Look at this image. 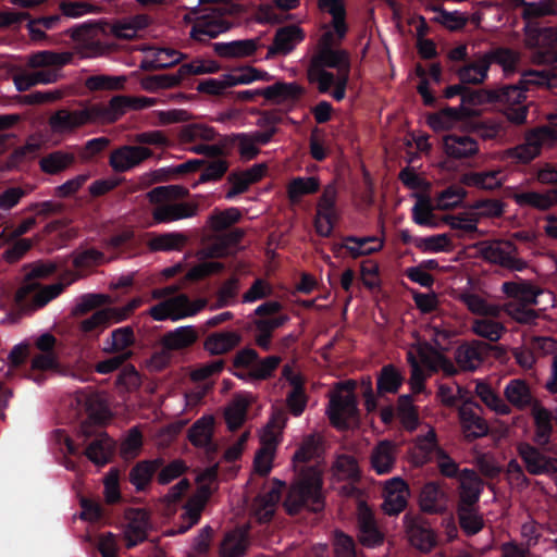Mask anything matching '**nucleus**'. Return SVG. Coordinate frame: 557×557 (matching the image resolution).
I'll use <instances>...</instances> for the list:
<instances>
[{"instance_id": "1", "label": "nucleus", "mask_w": 557, "mask_h": 557, "mask_svg": "<svg viewBox=\"0 0 557 557\" xmlns=\"http://www.w3.org/2000/svg\"><path fill=\"white\" fill-rule=\"evenodd\" d=\"M327 69L336 70V75L350 74L349 53L341 48H315L307 76L310 83L318 85L320 92H327L334 82L335 75Z\"/></svg>"}, {"instance_id": "2", "label": "nucleus", "mask_w": 557, "mask_h": 557, "mask_svg": "<svg viewBox=\"0 0 557 557\" xmlns=\"http://www.w3.org/2000/svg\"><path fill=\"white\" fill-rule=\"evenodd\" d=\"M321 472L317 468L301 470L290 486L284 506L288 513L294 515L302 509L319 511L323 508Z\"/></svg>"}, {"instance_id": "3", "label": "nucleus", "mask_w": 557, "mask_h": 557, "mask_svg": "<svg viewBox=\"0 0 557 557\" xmlns=\"http://www.w3.org/2000/svg\"><path fill=\"white\" fill-rule=\"evenodd\" d=\"M407 359L411 366L410 385L413 393H420L424 388V369L431 371L442 369L449 374L455 372L454 366L445 359L442 352L426 343L411 345L407 352Z\"/></svg>"}, {"instance_id": "4", "label": "nucleus", "mask_w": 557, "mask_h": 557, "mask_svg": "<svg viewBox=\"0 0 557 557\" xmlns=\"http://www.w3.org/2000/svg\"><path fill=\"white\" fill-rule=\"evenodd\" d=\"M354 387V382L342 383L330 396L326 412L331 423L339 430L358 424L359 416Z\"/></svg>"}, {"instance_id": "5", "label": "nucleus", "mask_w": 557, "mask_h": 557, "mask_svg": "<svg viewBox=\"0 0 557 557\" xmlns=\"http://www.w3.org/2000/svg\"><path fill=\"white\" fill-rule=\"evenodd\" d=\"M73 41L74 50L83 59H91L103 55L108 47L100 41L103 33L102 26L96 23H84L66 32Z\"/></svg>"}, {"instance_id": "6", "label": "nucleus", "mask_w": 557, "mask_h": 557, "mask_svg": "<svg viewBox=\"0 0 557 557\" xmlns=\"http://www.w3.org/2000/svg\"><path fill=\"white\" fill-rule=\"evenodd\" d=\"M557 140V131L552 127H540L530 132L524 143L507 151V154L518 162L528 163L537 157L543 148L554 145Z\"/></svg>"}, {"instance_id": "7", "label": "nucleus", "mask_w": 557, "mask_h": 557, "mask_svg": "<svg viewBox=\"0 0 557 557\" xmlns=\"http://www.w3.org/2000/svg\"><path fill=\"white\" fill-rule=\"evenodd\" d=\"M94 124L90 106L77 110H59L50 119L49 125L54 134H71L79 127Z\"/></svg>"}, {"instance_id": "8", "label": "nucleus", "mask_w": 557, "mask_h": 557, "mask_svg": "<svg viewBox=\"0 0 557 557\" xmlns=\"http://www.w3.org/2000/svg\"><path fill=\"white\" fill-rule=\"evenodd\" d=\"M337 189L334 185H327L317 206V216L314 221L315 231L321 236H330L337 220V210L335 202Z\"/></svg>"}, {"instance_id": "9", "label": "nucleus", "mask_w": 557, "mask_h": 557, "mask_svg": "<svg viewBox=\"0 0 557 557\" xmlns=\"http://www.w3.org/2000/svg\"><path fill=\"white\" fill-rule=\"evenodd\" d=\"M476 113V110L466 109L463 106L459 108H446L437 113L431 114L428 117V124L435 132L463 128L468 119Z\"/></svg>"}, {"instance_id": "10", "label": "nucleus", "mask_w": 557, "mask_h": 557, "mask_svg": "<svg viewBox=\"0 0 557 557\" xmlns=\"http://www.w3.org/2000/svg\"><path fill=\"white\" fill-rule=\"evenodd\" d=\"M409 487L399 476L392 478L384 485V502L382 508L385 513L393 516L401 512L408 502Z\"/></svg>"}, {"instance_id": "11", "label": "nucleus", "mask_w": 557, "mask_h": 557, "mask_svg": "<svg viewBox=\"0 0 557 557\" xmlns=\"http://www.w3.org/2000/svg\"><path fill=\"white\" fill-rule=\"evenodd\" d=\"M156 205L157 207L152 212V216L157 223H169L193 218L197 215L199 211V206L195 201H166Z\"/></svg>"}, {"instance_id": "12", "label": "nucleus", "mask_w": 557, "mask_h": 557, "mask_svg": "<svg viewBox=\"0 0 557 557\" xmlns=\"http://www.w3.org/2000/svg\"><path fill=\"white\" fill-rule=\"evenodd\" d=\"M198 490L195 495L185 505V512L183 515V525L180 527L178 533H184L199 521L201 511L216 484L201 482L198 483Z\"/></svg>"}, {"instance_id": "13", "label": "nucleus", "mask_w": 557, "mask_h": 557, "mask_svg": "<svg viewBox=\"0 0 557 557\" xmlns=\"http://www.w3.org/2000/svg\"><path fill=\"white\" fill-rule=\"evenodd\" d=\"M479 411L480 406L473 401H465L459 408L460 424L468 438L481 437L488 432V425Z\"/></svg>"}, {"instance_id": "14", "label": "nucleus", "mask_w": 557, "mask_h": 557, "mask_svg": "<svg viewBox=\"0 0 557 557\" xmlns=\"http://www.w3.org/2000/svg\"><path fill=\"white\" fill-rule=\"evenodd\" d=\"M89 106L94 124L114 123L129 110L127 96H114L107 104L94 103Z\"/></svg>"}, {"instance_id": "15", "label": "nucleus", "mask_w": 557, "mask_h": 557, "mask_svg": "<svg viewBox=\"0 0 557 557\" xmlns=\"http://www.w3.org/2000/svg\"><path fill=\"white\" fill-rule=\"evenodd\" d=\"M148 314L154 321L171 320L173 322L187 318L186 315V295L176 294L162 299L148 310Z\"/></svg>"}, {"instance_id": "16", "label": "nucleus", "mask_w": 557, "mask_h": 557, "mask_svg": "<svg viewBox=\"0 0 557 557\" xmlns=\"http://www.w3.org/2000/svg\"><path fill=\"white\" fill-rule=\"evenodd\" d=\"M267 172V165L264 163L253 164L249 169L232 173L228 176L230 188L225 194L227 200L234 199L236 196L248 190L249 186L259 182Z\"/></svg>"}, {"instance_id": "17", "label": "nucleus", "mask_w": 557, "mask_h": 557, "mask_svg": "<svg viewBox=\"0 0 557 557\" xmlns=\"http://www.w3.org/2000/svg\"><path fill=\"white\" fill-rule=\"evenodd\" d=\"M518 451L531 474L557 473V459H549L530 444H519Z\"/></svg>"}, {"instance_id": "18", "label": "nucleus", "mask_w": 557, "mask_h": 557, "mask_svg": "<svg viewBox=\"0 0 557 557\" xmlns=\"http://www.w3.org/2000/svg\"><path fill=\"white\" fill-rule=\"evenodd\" d=\"M151 156V150L143 146H124L114 150L110 164L116 172H125Z\"/></svg>"}, {"instance_id": "19", "label": "nucleus", "mask_w": 557, "mask_h": 557, "mask_svg": "<svg viewBox=\"0 0 557 557\" xmlns=\"http://www.w3.org/2000/svg\"><path fill=\"white\" fill-rule=\"evenodd\" d=\"M127 524L123 531L126 545L135 546L147 537L150 528L148 512L144 509H131L126 513Z\"/></svg>"}, {"instance_id": "20", "label": "nucleus", "mask_w": 557, "mask_h": 557, "mask_svg": "<svg viewBox=\"0 0 557 557\" xmlns=\"http://www.w3.org/2000/svg\"><path fill=\"white\" fill-rule=\"evenodd\" d=\"M75 278L69 280L65 284L58 282L46 286H37L32 283L25 284L18 292L17 298L22 300L28 294L34 308H41L58 297L65 285L71 284Z\"/></svg>"}, {"instance_id": "21", "label": "nucleus", "mask_w": 557, "mask_h": 557, "mask_svg": "<svg viewBox=\"0 0 557 557\" xmlns=\"http://www.w3.org/2000/svg\"><path fill=\"white\" fill-rule=\"evenodd\" d=\"M243 236L239 230L233 231L226 235L215 237L212 242L205 245L198 252V259L223 258L234 253L235 245Z\"/></svg>"}, {"instance_id": "22", "label": "nucleus", "mask_w": 557, "mask_h": 557, "mask_svg": "<svg viewBox=\"0 0 557 557\" xmlns=\"http://www.w3.org/2000/svg\"><path fill=\"white\" fill-rule=\"evenodd\" d=\"M358 536L362 545L374 547L382 543L383 536L376 528L373 513L370 507L363 502H359L358 505Z\"/></svg>"}, {"instance_id": "23", "label": "nucleus", "mask_w": 557, "mask_h": 557, "mask_svg": "<svg viewBox=\"0 0 557 557\" xmlns=\"http://www.w3.org/2000/svg\"><path fill=\"white\" fill-rule=\"evenodd\" d=\"M305 38L304 30L297 25H289L280 28L274 37L272 46L269 47L268 58L273 54H287Z\"/></svg>"}, {"instance_id": "24", "label": "nucleus", "mask_w": 557, "mask_h": 557, "mask_svg": "<svg viewBox=\"0 0 557 557\" xmlns=\"http://www.w3.org/2000/svg\"><path fill=\"white\" fill-rule=\"evenodd\" d=\"M443 147L445 153L453 159L469 158L479 151L476 140L468 135H446L443 138Z\"/></svg>"}, {"instance_id": "25", "label": "nucleus", "mask_w": 557, "mask_h": 557, "mask_svg": "<svg viewBox=\"0 0 557 557\" xmlns=\"http://www.w3.org/2000/svg\"><path fill=\"white\" fill-rule=\"evenodd\" d=\"M531 414L535 425L534 442L540 446H545L550 441L553 419L557 421V417H554L552 411L544 407L540 401L533 405L531 408Z\"/></svg>"}, {"instance_id": "26", "label": "nucleus", "mask_w": 557, "mask_h": 557, "mask_svg": "<svg viewBox=\"0 0 557 557\" xmlns=\"http://www.w3.org/2000/svg\"><path fill=\"white\" fill-rule=\"evenodd\" d=\"M283 376L293 388L287 397L288 407L295 416H299L306 407V396L302 391L304 379L292 366L284 367Z\"/></svg>"}, {"instance_id": "27", "label": "nucleus", "mask_w": 557, "mask_h": 557, "mask_svg": "<svg viewBox=\"0 0 557 557\" xmlns=\"http://www.w3.org/2000/svg\"><path fill=\"white\" fill-rule=\"evenodd\" d=\"M341 246L351 258H359L380 251L384 246V239L379 236H347Z\"/></svg>"}, {"instance_id": "28", "label": "nucleus", "mask_w": 557, "mask_h": 557, "mask_svg": "<svg viewBox=\"0 0 557 557\" xmlns=\"http://www.w3.org/2000/svg\"><path fill=\"white\" fill-rule=\"evenodd\" d=\"M502 290L510 301L527 304H537V297L544 293L543 289L523 280L505 282Z\"/></svg>"}, {"instance_id": "29", "label": "nucleus", "mask_w": 557, "mask_h": 557, "mask_svg": "<svg viewBox=\"0 0 557 557\" xmlns=\"http://www.w3.org/2000/svg\"><path fill=\"white\" fill-rule=\"evenodd\" d=\"M199 338V332L194 325L178 326L162 337V345L168 350H182L193 346Z\"/></svg>"}, {"instance_id": "30", "label": "nucleus", "mask_w": 557, "mask_h": 557, "mask_svg": "<svg viewBox=\"0 0 557 557\" xmlns=\"http://www.w3.org/2000/svg\"><path fill=\"white\" fill-rule=\"evenodd\" d=\"M527 44L531 47H539L544 52L536 57V62L557 61V55L552 57L548 50L557 46V30L555 28H543L540 30H530L528 33Z\"/></svg>"}, {"instance_id": "31", "label": "nucleus", "mask_w": 557, "mask_h": 557, "mask_svg": "<svg viewBox=\"0 0 557 557\" xmlns=\"http://www.w3.org/2000/svg\"><path fill=\"white\" fill-rule=\"evenodd\" d=\"M485 345L479 341L459 346L455 352L458 366L468 371L476 370L483 362Z\"/></svg>"}, {"instance_id": "32", "label": "nucleus", "mask_w": 557, "mask_h": 557, "mask_svg": "<svg viewBox=\"0 0 557 557\" xmlns=\"http://www.w3.org/2000/svg\"><path fill=\"white\" fill-rule=\"evenodd\" d=\"M419 504L422 511L437 513L446 508L447 496L437 483L429 482L420 492Z\"/></svg>"}, {"instance_id": "33", "label": "nucleus", "mask_w": 557, "mask_h": 557, "mask_svg": "<svg viewBox=\"0 0 557 557\" xmlns=\"http://www.w3.org/2000/svg\"><path fill=\"white\" fill-rule=\"evenodd\" d=\"M512 199L520 207H531L537 210H547L557 203V189L546 191L513 193Z\"/></svg>"}, {"instance_id": "34", "label": "nucleus", "mask_w": 557, "mask_h": 557, "mask_svg": "<svg viewBox=\"0 0 557 557\" xmlns=\"http://www.w3.org/2000/svg\"><path fill=\"white\" fill-rule=\"evenodd\" d=\"M506 399L516 408L524 409L532 408L539 400L535 399L531 393L529 385L525 381L520 379L511 380L504 388Z\"/></svg>"}, {"instance_id": "35", "label": "nucleus", "mask_w": 557, "mask_h": 557, "mask_svg": "<svg viewBox=\"0 0 557 557\" xmlns=\"http://www.w3.org/2000/svg\"><path fill=\"white\" fill-rule=\"evenodd\" d=\"M460 482V504L459 506H474L482 492V481L478 474L465 469L459 475Z\"/></svg>"}, {"instance_id": "36", "label": "nucleus", "mask_w": 557, "mask_h": 557, "mask_svg": "<svg viewBox=\"0 0 557 557\" xmlns=\"http://www.w3.org/2000/svg\"><path fill=\"white\" fill-rule=\"evenodd\" d=\"M185 59V54L172 49L151 47L145 52V66L153 69H163L175 65Z\"/></svg>"}, {"instance_id": "37", "label": "nucleus", "mask_w": 557, "mask_h": 557, "mask_svg": "<svg viewBox=\"0 0 557 557\" xmlns=\"http://www.w3.org/2000/svg\"><path fill=\"white\" fill-rule=\"evenodd\" d=\"M282 483L276 482V485L269 488L263 495H260L252 505L255 517L261 521H268L275 512L276 504L281 497Z\"/></svg>"}, {"instance_id": "38", "label": "nucleus", "mask_w": 557, "mask_h": 557, "mask_svg": "<svg viewBox=\"0 0 557 557\" xmlns=\"http://www.w3.org/2000/svg\"><path fill=\"white\" fill-rule=\"evenodd\" d=\"M396 461V447L389 441L380 442L372 450L371 465L377 474L392 471Z\"/></svg>"}, {"instance_id": "39", "label": "nucleus", "mask_w": 557, "mask_h": 557, "mask_svg": "<svg viewBox=\"0 0 557 557\" xmlns=\"http://www.w3.org/2000/svg\"><path fill=\"white\" fill-rule=\"evenodd\" d=\"M135 343L134 330L131 326H122L111 332L103 342L102 350L107 354L132 352L128 350Z\"/></svg>"}, {"instance_id": "40", "label": "nucleus", "mask_w": 557, "mask_h": 557, "mask_svg": "<svg viewBox=\"0 0 557 557\" xmlns=\"http://www.w3.org/2000/svg\"><path fill=\"white\" fill-rule=\"evenodd\" d=\"M75 399L77 405L84 407L90 417L97 420L107 418L109 411L102 394L92 392L91 389H84L76 393Z\"/></svg>"}, {"instance_id": "41", "label": "nucleus", "mask_w": 557, "mask_h": 557, "mask_svg": "<svg viewBox=\"0 0 557 557\" xmlns=\"http://www.w3.org/2000/svg\"><path fill=\"white\" fill-rule=\"evenodd\" d=\"M251 400L250 394H238L225 407L224 418L230 430H236L244 423Z\"/></svg>"}, {"instance_id": "42", "label": "nucleus", "mask_w": 557, "mask_h": 557, "mask_svg": "<svg viewBox=\"0 0 557 557\" xmlns=\"http://www.w3.org/2000/svg\"><path fill=\"white\" fill-rule=\"evenodd\" d=\"M458 299L465 304L468 310L473 314L481 317H498L500 313V306L487 302L483 297L472 290H462Z\"/></svg>"}, {"instance_id": "43", "label": "nucleus", "mask_w": 557, "mask_h": 557, "mask_svg": "<svg viewBox=\"0 0 557 557\" xmlns=\"http://www.w3.org/2000/svg\"><path fill=\"white\" fill-rule=\"evenodd\" d=\"M149 24V17L145 14L129 16L114 23L111 27L112 34L121 39H133L139 32Z\"/></svg>"}, {"instance_id": "44", "label": "nucleus", "mask_w": 557, "mask_h": 557, "mask_svg": "<svg viewBox=\"0 0 557 557\" xmlns=\"http://www.w3.org/2000/svg\"><path fill=\"white\" fill-rule=\"evenodd\" d=\"M74 53L70 51L54 52L44 50L33 53L27 59V65L33 69L45 66H63L70 64L73 60Z\"/></svg>"}, {"instance_id": "45", "label": "nucleus", "mask_w": 557, "mask_h": 557, "mask_svg": "<svg viewBox=\"0 0 557 557\" xmlns=\"http://www.w3.org/2000/svg\"><path fill=\"white\" fill-rule=\"evenodd\" d=\"M239 341V334L234 331L219 332L209 335L203 346L210 355H222L236 347Z\"/></svg>"}, {"instance_id": "46", "label": "nucleus", "mask_w": 557, "mask_h": 557, "mask_svg": "<svg viewBox=\"0 0 557 557\" xmlns=\"http://www.w3.org/2000/svg\"><path fill=\"white\" fill-rule=\"evenodd\" d=\"M475 395L482 400V403L492 411L497 414L506 416L509 414L511 409L502 397L484 381H475Z\"/></svg>"}, {"instance_id": "47", "label": "nucleus", "mask_w": 557, "mask_h": 557, "mask_svg": "<svg viewBox=\"0 0 557 557\" xmlns=\"http://www.w3.org/2000/svg\"><path fill=\"white\" fill-rule=\"evenodd\" d=\"M213 416H203L197 420L189 429V441L197 447L210 448L212 446L211 438L213 435Z\"/></svg>"}, {"instance_id": "48", "label": "nucleus", "mask_w": 557, "mask_h": 557, "mask_svg": "<svg viewBox=\"0 0 557 557\" xmlns=\"http://www.w3.org/2000/svg\"><path fill=\"white\" fill-rule=\"evenodd\" d=\"M491 60L486 54L478 58L475 61L466 64L458 70V77L461 83L481 84L487 77Z\"/></svg>"}, {"instance_id": "49", "label": "nucleus", "mask_w": 557, "mask_h": 557, "mask_svg": "<svg viewBox=\"0 0 557 557\" xmlns=\"http://www.w3.org/2000/svg\"><path fill=\"white\" fill-rule=\"evenodd\" d=\"M230 24L222 20H198L194 24L189 35L190 38L197 41H207L211 38L218 37L220 34L226 32Z\"/></svg>"}, {"instance_id": "50", "label": "nucleus", "mask_w": 557, "mask_h": 557, "mask_svg": "<svg viewBox=\"0 0 557 557\" xmlns=\"http://www.w3.org/2000/svg\"><path fill=\"white\" fill-rule=\"evenodd\" d=\"M257 50V42L252 39L214 44V51L222 58H245Z\"/></svg>"}, {"instance_id": "51", "label": "nucleus", "mask_w": 557, "mask_h": 557, "mask_svg": "<svg viewBox=\"0 0 557 557\" xmlns=\"http://www.w3.org/2000/svg\"><path fill=\"white\" fill-rule=\"evenodd\" d=\"M248 546L247 532L245 530H234L226 534L221 544V557H243Z\"/></svg>"}, {"instance_id": "52", "label": "nucleus", "mask_w": 557, "mask_h": 557, "mask_svg": "<svg viewBox=\"0 0 557 557\" xmlns=\"http://www.w3.org/2000/svg\"><path fill=\"white\" fill-rule=\"evenodd\" d=\"M231 88L238 85H248L257 81L269 82L271 75L252 66H239L226 73Z\"/></svg>"}, {"instance_id": "53", "label": "nucleus", "mask_w": 557, "mask_h": 557, "mask_svg": "<svg viewBox=\"0 0 557 557\" xmlns=\"http://www.w3.org/2000/svg\"><path fill=\"white\" fill-rule=\"evenodd\" d=\"M114 450V442L107 435L100 434L86 449V456L95 465L103 466Z\"/></svg>"}, {"instance_id": "54", "label": "nucleus", "mask_w": 557, "mask_h": 557, "mask_svg": "<svg viewBox=\"0 0 557 557\" xmlns=\"http://www.w3.org/2000/svg\"><path fill=\"white\" fill-rule=\"evenodd\" d=\"M480 252L490 262L505 264L510 253L516 252L515 246L508 240L485 243L481 245Z\"/></svg>"}, {"instance_id": "55", "label": "nucleus", "mask_w": 557, "mask_h": 557, "mask_svg": "<svg viewBox=\"0 0 557 557\" xmlns=\"http://www.w3.org/2000/svg\"><path fill=\"white\" fill-rule=\"evenodd\" d=\"M187 243V236L180 232L164 233L152 236L148 246L152 251L181 250Z\"/></svg>"}, {"instance_id": "56", "label": "nucleus", "mask_w": 557, "mask_h": 557, "mask_svg": "<svg viewBox=\"0 0 557 557\" xmlns=\"http://www.w3.org/2000/svg\"><path fill=\"white\" fill-rule=\"evenodd\" d=\"M504 175L502 171H490L481 173H467L461 176L460 182L467 186H474L482 189H494L502 185Z\"/></svg>"}, {"instance_id": "57", "label": "nucleus", "mask_w": 557, "mask_h": 557, "mask_svg": "<svg viewBox=\"0 0 557 557\" xmlns=\"http://www.w3.org/2000/svg\"><path fill=\"white\" fill-rule=\"evenodd\" d=\"M127 77L125 75H94L85 81V87L90 91H114L125 88Z\"/></svg>"}, {"instance_id": "58", "label": "nucleus", "mask_w": 557, "mask_h": 557, "mask_svg": "<svg viewBox=\"0 0 557 557\" xmlns=\"http://www.w3.org/2000/svg\"><path fill=\"white\" fill-rule=\"evenodd\" d=\"M491 317H482L474 319L471 324L472 332L491 342H497L504 335L506 329L503 323L490 319Z\"/></svg>"}, {"instance_id": "59", "label": "nucleus", "mask_w": 557, "mask_h": 557, "mask_svg": "<svg viewBox=\"0 0 557 557\" xmlns=\"http://www.w3.org/2000/svg\"><path fill=\"white\" fill-rule=\"evenodd\" d=\"M286 423V416L283 411L273 412L270 421L260 432V441L262 446L276 447L283 428Z\"/></svg>"}, {"instance_id": "60", "label": "nucleus", "mask_w": 557, "mask_h": 557, "mask_svg": "<svg viewBox=\"0 0 557 557\" xmlns=\"http://www.w3.org/2000/svg\"><path fill=\"white\" fill-rule=\"evenodd\" d=\"M346 23H330L321 27V36L315 48H338L347 34Z\"/></svg>"}, {"instance_id": "61", "label": "nucleus", "mask_w": 557, "mask_h": 557, "mask_svg": "<svg viewBox=\"0 0 557 557\" xmlns=\"http://www.w3.org/2000/svg\"><path fill=\"white\" fill-rule=\"evenodd\" d=\"M262 96L275 102L295 99L302 94V88L296 83H276L262 89Z\"/></svg>"}, {"instance_id": "62", "label": "nucleus", "mask_w": 557, "mask_h": 557, "mask_svg": "<svg viewBox=\"0 0 557 557\" xmlns=\"http://www.w3.org/2000/svg\"><path fill=\"white\" fill-rule=\"evenodd\" d=\"M74 160L75 157L73 153L58 150L41 158L39 165L42 172L57 174L70 168Z\"/></svg>"}, {"instance_id": "63", "label": "nucleus", "mask_w": 557, "mask_h": 557, "mask_svg": "<svg viewBox=\"0 0 557 557\" xmlns=\"http://www.w3.org/2000/svg\"><path fill=\"white\" fill-rule=\"evenodd\" d=\"M115 321L113 308H106L96 311L91 317L81 322V330L85 333H100Z\"/></svg>"}, {"instance_id": "64", "label": "nucleus", "mask_w": 557, "mask_h": 557, "mask_svg": "<svg viewBox=\"0 0 557 557\" xmlns=\"http://www.w3.org/2000/svg\"><path fill=\"white\" fill-rule=\"evenodd\" d=\"M410 543L422 552H429L435 545L434 532L426 525L414 523L408 529Z\"/></svg>"}]
</instances>
